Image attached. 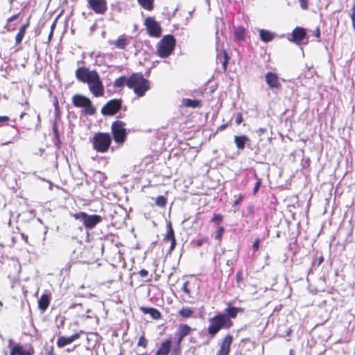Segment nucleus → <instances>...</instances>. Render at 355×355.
<instances>
[{
  "mask_svg": "<svg viewBox=\"0 0 355 355\" xmlns=\"http://www.w3.org/2000/svg\"><path fill=\"white\" fill-rule=\"evenodd\" d=\"M260 184H261V180H258L257 182H256L255 185H254V193H256L259 187H260Z\"/></svg>",
  "mask_w": 355,
  "mask_h": 355,
  "instance_id": "a18cd8bd",
  "label": "nucleus"
},
{
  "mask_svg": "<svg viewBox=\"0 0 355 355\" xmlns=\"http://www.w3.org/2000/svg\"><path fill=\"white\" fill-rule=\"evenodd\" d=\"M243 121V119H242V116L241 114H239L236 119V124H240Z\"/></svg>",
  "mask_w": 355,
  "mask_h": 355,
  "instance_id": "3c124183",
  "label": "nucleus"
},
{
  "mask_svg": "<svg viewBox=\"0 0 355 355\" xmlns=\"http://www.w3.org/2000/svg\"><path fill=\"white\" fill-rule=\"evenodd\" d=\"M147 344H148V340L144 337V336H140V338H139V341L137 343V345L146 348L147 347Z\"/></svg>",
  "mask_w": 355,
  "mask_h": 355,
  "instance_id": "473e14b6",
  "label": "nucleus"
},
{
  "mask_svg": "<svg viewBox=\"0 0 355 355\" xmlns=\"http://www.w3.org/2000/svg\"><path fill=\"white\" fill-rule=\"evenodd\" d=\"M182 106L193 108L199 107L201 106V101L196 99L183 98L182 101Z\"/></svg>",
  "mask_w": 355,
  "mask_h": 355,
  "instance_id": "412c9836",
  "label": "nucleus"
},
{
  "mask_svg": "<svg viewBox=\"0 0 355 355\" xmlns=\"http://www.w3.org/2000/svg\"><path fill=\"white\" fill-rule=\"evenodd\" d=\"M256 132L259 135H261L266 132V129L264 128H259Z\"/></svg>",
  "mask_w": 355,
  "mask_h": 355,
  "instance_id": "49530a36",
  "label": "nucleus"
},
{
  "mask_svg": "<svg viewBox=\"0 0 355 355\" xmlns=\"http://www.w3.org/2000/svg\"><path fill=\"white\" fill-rule=\"evenodd\" d=\"M125 85L128 86V78L125 76H120L114 82V87H122Z\"/></svg>",
  "mask_w": 355,
  "mask_h": 355,
  "instance_id": "c756f323",
  "label": "nucleus"
},
{
  "mask_svg": "<svg viewBox=\"0 0 355 355\" xmlns=\"http://www.w3.org/2000/svg\"><path fill=\"white\" fill-rule=\"evenodd\" d=\"M139 274L140 275V277H146L148 276V270H146V269H141L139 272Z\"/></svg>",
  "mask_w": 355,
  "mask_h": 355,
  "instance_id": "c03bdc74",
  "label": "nucleus"
},
{
  "mask_svg": "<svg viewBox=\"0 0 355 355\" xmlns=\"http://www.w3.org/2000/svg\"><path fill=\"white\" fill-rule=\"evenodd\" d=\"M259 243H260L259 239H255V241H254L253 245H252V248H253L254 251H257L259 249Z\"/></svg>",
  "mask_w": 355,
  "mask_h": 355,
  "instance_id": "ea45409f",
  "label": "nucleus"
},
{
  "mask_svg": "<svg viewBox=\"0 0 355 355\" xmlns=\"http://www.w3.org/2000/svg\"><path fill=\"white\" fill-rule=\"evenodd\" d=\"M9 120V118L6 116H0V123L6 122Z\"/></svg>",
  "mask_w": 355,
  "mask_h": 355,
  "instance_id": "8fccbe9b",
  "label": "nucleus"
},
{
  "mask_svg": "<svg viewBox=\"0 0 355 355\" xmlns=\"http://www.w3.org/2000/svg\"><path fill=\"white\" fill-rule=\"evenodd\" d=\"M122 105L121 99H112L108 101L101 109V113L105 116H112L119 111Z\"/></svg>",
  "mask_w": 355,
  "mask_h": 355,
  "instance_id": "9d476101",
  "label": "nucleus"
},
{
  "mask_svg": "<svg viewBox=\"0 0 355 355\" xmlns=\"http://www.w3.org/2000/svg\"><path fill=\"white\" fill-rule=\"evenodd\" d=\"M306 36V30L302 27H296L291 33V38L288 40L297 44H300Z\"/></svg>",
  "mask_w": 355,
  "mask_h": 355,
  "instance_id": "2eb2a0df",
  "label": "nucleus"
},
{
  "mask_svg": "<svg viewBox=\"0 0 355 355\" xmlns=\"http://www.w3.org/2000/svg\"><path fill=\"white\" fill-rule=\"evenodd\" d=\"M223 220V216L220 214H214V217L211 219V222L216 223V225H219L220 223Z\"/></svg>",
  "mask_w": 355,
  "mask_h": 355,
  "instance_id": "c9c22d12",
  "label": "nucleus"
},
{
  "mask_svg": "<svg viewBox=\"0 0 355 355\" xmlns=\"http://www.w3.org/2000/svg\"><path fill=\"white\" fill-rule=\"evenodd\" d=\"M79 338H80V333H75L74 334H73L69 337L60 336L57 340L56 344L58 347L62 348V347L73 343V341L78 339Z\"/></svg>",
  "mask_w": 355,
  "mask_h": 355,
  "instance_id": "dca6fc26",
  "label": "nucleus"
},
{
  "mask_svg": "<svg viewBox=\"0 0 355 355\" xmlns=\"http://www.w3.org/2000/svg\"><path fill=\"white\" fill-rule=\"evenodd\" d=\"M171 241V246H170V248H169V252H171V251H173L176 245V240L175 239H173L172 240L170 241Z\"/></svg>",
  "mask_w": 355,
  "mask_h": 355,
  "instance_id": "37998d69",
  "label": "nucleus"
},
{
  "mask_svg": "<svg viewBox=\"0 0 355 355\" xmlns=\"http://www.w3.org/2000/svg\"><path fill=\"white\" fill-rule=\"evenodd\" d=\"M112 142V137L108 133H96L92 139V146L98 153H105L108 150Z\"/></svg>",
  "mask_w": 355,
  "mask_h": 355,
  "instance_id": "20e7f679",
  "label": "nucleus"
},
{
  "mask_svg": "<svg viewBox=\"0 0 355 355\" xmlns=\"http://www.w3.org/2000/svg\"><path fill=\"white\" fill-rule=\"evenodd\" d=\"M29 26V21H27L25 24H24L19 29V32L16 35L15 37V44H19L21 42L24 35L26 33V28Z\"/></svg>",
  "mask_w": 355,
  "mask_h": 355,
  "instance_id": "b1692460",
  "label": "nucleus"
},
{
  "mask_svg": "<svg viewBox=\"0 0 355 355\" xmlns=\"http://www.w3.org/2000/svg\"><path fill=\"white\" fill-rule=\"evenodd\" d=\"M51 297V296L49 293H44L38 300V308L42 311H45L47 309L50 303Z\"/></svg>",
  "mask_w": 355,
  "mask_h": 355,
  "instance_id": "a211bd4d",
  "label": "nucleus"
},
{
  "mask_svg": "<svg viewBox=\"0 0 355 355\" xmlns=\"http://www.w3.org/2000/svg\"><path fill=\"white\" fill-rule=\"evenodd\" d=\"M128 87L132 89L138 97H141L150 89V83L141 73H136L128 78Z\"/></svg>",
  "mask_w": 355,
  "mask_h": 355,
  "instance_id": "f03ea898",
  "label": "nucleus"
},
{
  "mask_svg": "<svg viewBox=\"0 0 355 355\" xmlns=\"http://www.w3.org/2000/svg\"><path fill=\"white\" fill-rule=\"evenodd\" d=\"M195 313V311L189 307H184L180 309L178 312L180 316L184 318H191L192 315Z\"/></svg>",
  "mask_w": 355,
  "mask_h": 355,
  "instance_id": "cd10ccee",
  "label": "nucleus"
},
{
  "mask_svg": "<svg viewBox=\"0 0 355 355\" xmlns=\"http://www.w3.org/2000/svg\"><path fill=\"white\" fill-rule=\"evenodd\" d=\"M52 34H53V32L51 31V33H50V35H49V37H51Z\"/></svg>",
  "mask_w": 355,
  "mask_h": 355,
  "instance_id": "052dcab7",
  "label": "nucleus"
},
{
  "mask_svg": "<svg viewBox=\"0 0 355 355\" xmlns=\"http://www.w3.org/2000/svg\"><path fill=\"white\" fill-rule=\"evenodd\" d=\"M173 239H175V234H174L173 229L172 227L171 223L169 222L167 224V231H166V232L165 234L164 240L168 241H171V240H172Z\"/></svg>",
  "mask_w": 355,
  "mask_h": 355,
  "instance_id": "c85d7f7f",
  "label": "nucleus"
},
{
  "mask_svg": "<svg viewBox=\"0 0 355 355\" xmlns=\"http://www.w3.org/2000/svg\"><path fill=\"white\" fill-rule=\"evenodd\" d=\"M76 78L87 83L89 91L95 97H101L104 94V86L96 70L90 71L86 67H79L76 71Z\"/></svg>",
  "mask_w": 355,
  "mask_h": 355,
  "instance_id": "f257e3e1",
  "label": "nucleus"
},
{
  "mask_svg": "<svg viewBox=\"0 0 355 355\" xmlns=\"http://www.w3.org/2000/svg\"><path fill=\"white\" fill-rule=\"evenodd\" d=\"M228 58H227V53H224V60L222 62V64H223V69L224 70H226V68H227V62H228Z\"/></svg>",
  "mask_w": 355,
  "mask_h": 355,
  "instance_id": "a19ab883",
  "label": "nucleus"
},
{
  "mask_svg": "<svg viewBox=\"0 0 355 355\" xmlns=\"http://www.w3.org/2000/svg\"><path fill=\"white\" fill-rule=\"evenodd\" d=\"M314 35L317 37V38H320V28L319 27H317L316 29L314 31Z\"/></svg>",
  "mask_w": 355,
  "mask_h": 355,
  "instance_id": "de8ad7c7",
  "label": "nucleus"
},
{
  "mask_svg": "<svg viewBox=\"0 0 355 355\" xmlns=\"http://www.w3.org/2000/svg\"><path fill=\"white\" fill-rule=\"evenodd\" d=\"M141 310L144 313L149 314L153 319H159L161 317L160 312L155 308L143 307L141 308Z\"/></svg>",
  "mask_w": 355,
  "mask_h": 355,
  "instance_id": "a878e982",
  "label": "nucleus"
},
{
  "mask_svg": "<svg viewBox=\"0 0 355 355\" xmlns=\"http://www.w3.org/2000/svg\"><path fill=\"white\" fill-rule=\"evenodd\" d=\"M146 26L148 34L155 37H159L162 34V28L159 23L154 18L148 17L145 19Z\"/></svg>",
  "mask_w": 355,
  "mask_h": 355,
  "instance_id": "9b49d317",
  "label": "nucleus"
},
{
  "mask_svg": "<svg viewBox=\"0 0 355 355\" xmlns=\"http://www.w3.org/2000/svg\"><path fill=\"white\" fill-rule=\"evenodd\" d=\"M225 127H226V125H221V126L220 127V130H223V129H225Z\"/></svg>",
  "mask_w": 355,
  "mask_h": 355,
  "instance_id": "6e6d98bb",
  "label": "nucleus"
},
{
  "mask_svg": "<svg viewBox=\"0 0 355 355\" xmlns=\"http://www.w3.org/2000/svg\"><path fill=\"white\" fill-rule=\"evenodd\" d=\"M175 40L171 35H165L157 46V53L161 58H167L173 52Z\"/></svg>",
  "mask_w": 355,
  "mask_h": 355,
  "instance_id": "39448f33",
  "label": "nucleus"
},
{
  "mask_svg": "<svg viewBox=\"0 0 355 355\" xmlns=\"http://www.w3.org/2000/svg\"><path fill=\"white\" fill-rule=\"evenodd\" d=\"M238 37L240 40H242L243 39V31H241L239 33H238Z\"/></svg>",
  "mask_w": 355,
  "mask_h": 355,
  "instance_id": "864d4df0",
  "label": "nucleus"
},
{
  "mask_svg": "<svg viewBox=\"0 0 355 355\" xmlns=\"http://www.w3.org/2000/svg\"><path fill=\"white\" fill-rule=\"evenodd\" d=\"M300 7L303 10H306L308 8L309 0H299Z\"/></svg>",
  "mask_w": 355,
  "mask_h": 355,
  "instance_id": "4c0bfd02",
  "label": "nucleus"
},
{
  "mask_svg": "<svg viewBox=\"0 0 355 355\" xmlns=\"http://www.w3.org/2000/svg\"><path fill=\"white\" fill-rule=\"evenodd\" d=\"M322 261H323V258H322V257H320V260H319V263H322Z\"/></svg>",
  "mask_w": 355,
  "mask_h": 355,
  "instance_id": "4d7b16f0",
  "label": "nucleus"
},
{
  "mask_svg": "<svg viewBox=\"0 0 355 355\" xmlns=\"http://www.w3.org/2000/svg\"><path fill=\"white\" fill-rule=\"evenodd\" d=\"M110 44L119 49H123L129 44V40L125 35H121L116 40L110 42Z\"/></svg>",
  "mask_w": 355,
  "mask_h": 355,
  "instance_id": "aec40b11",
  "label": "nucleus"
},
{
  "mask_svg": "<svg viewBox=\"0 0 355 355\" xmlns=\"http://www.w3.org/2000/svg\"><path fill=\"white\" fill-rule=\"evenodd\" d=\"M125 123L121 121H116L112 125V133L114 140L119 145H122L126 139Z\"/></svg>",
  "mask_w": 355,
  "mask_h": 355,
  "instance_id": "0eeeda50",
  "label": "nucleus"
},
{
  "mask_svg": "<svg viewBox=\"0 0 355 355\" xmlns=\"http://www.w3.org/2000/svg\"><path fill=\"white\" fill-rule=\"evenodd\" d=\"M225 232V229L223 227H219L217 230L215 234V239L220 241L223 236V234Z\"/></svg>",
  "mask_w": 355,
  "mask_h": 355,
  "instance_id": "2f4dec72",
  "label": "nucleus"
},
{
  "mask_svg": "<svg viewBox=\"0 0 355 355\" xmlns=\"http://www.w3.org/2000/svg\"><path fill=\"white\" fill-rule=\"evenodd\" d=\"M10 355H31V354L28 351H26L22 345L17 344L12 348V349L10 351Z\"/></svg>",
  "mask_w": 355,
  "mask_h": 355,
  "instance_id": "5701e85b",
  "label": "nucleus"
},
{
  "mask_svg": "<svg viewBox=\"0 0 355 355\" xmlns=\"http://www.w3.org/2000/svg\"><path fill=\"white\" fill-rule=\"evenodd\" d=\"M173 347L172 348L171 339H166L161 343V345L157 350L155 355H168L171 351H173Z\"/></svg>",
  "mask_w": 355,
  "mask_h": 355,
  "instance_id": "f3484780",
  "label": "nucleus"
},
{
  "mask_svg": "<svg viewBox=\"0 0 355 355\" xmlns=\"http://www.w3.org/2000/svg\"><path fill=\"white\" fill-rule=\"evenodd\" d=\"M236 282H237L238 286H240L241 283L243 280V273L242 270H239L236 272Z\"/></svg>",
  "mask_w": 355,
  "mask_h": 355,
  "instance_id": "72a5a7b5",
  "label": "nucleus"
},
{
  "mask_svg": "<svg viewBox=\"0 0 355 355\" xmlns=\"http://www.w3.org/2000/svg\"><path fill=\"white\" fill-rule=\"evenodd\" d=\"M155 204L160 207H164L166 205V198L163 196H159L156 198Z\"/></svg>",
  "mask_w": 355,
  "mask_h": 355,
  "instance_id": "7c9ffc66",
  "label": "nucleus"
},
{
  "mask_svg": "<svg viewBox=\"0 0 355 355\" xmlns=\"http://www.w3.org/2000/svg\"><path fill=\"white\" fill-rule=\"evenodd\" d=\"M232 340V336L227 334L219 344L220 348L216 355H229Z\"/></svg>",
  "mask_w": 355,
  "mask_h": 355,
  "instance_id": "4468645a",
  "label": "nucleus"
},
{
  "mask_svg": "<svg viewBox=\"0 0 355 355\" xmlns=\"http://www.w3.org/2000/svg\"><path fill=\"white\" fill-rule=\"evenodd\" d=\"M25 115H26V113H25V112H22V113L20 114L19 118H20L21 119H23V117H24Z\"/></svg>",
  "mask_w": 355,
  "mask_h": 355,
  "instance_id": "5fc2aeb1",
  "label": "nucleus"
},
{
  "mask_svg": "<svg viewBox=\"0 0 355 355\" xmlns=\"http://www.w3.org/2000/svg\"><path fill=\"white\" fill-rule=\"evenodd\" d=\"M350 17H351L352 22L353 28L355 31V3L354 4V6L352 7Z\"/></svg>",
  "mask_w": 355,
  "mask_h": 355,
  "instance_id": "e433bc0d",
  "label": "nucleus"
},
{
  "mask_svg": "<svg viewBox=\"0 0 355 355\" xmlns=\"http://www.w3.org/2000/svg\"><path fill=\"white\" fill-rule=\"evenodd\" d=\"M88 6L95 13L103 15L107 10V1L106 0H87Z\"/></svg>",
  "mask_w": 355,
  "mask_h": 355,
  "instance_id": "f8f14e48",
  "label": "nucleus"
},
{
  "mask_svg": "<svg viewBox=\"0 0 355 355\" xmlns=\"http://www.w3.org/2000/svg\"><path fill=\"white\" fill-rule=\"evenodd\" d=\"M265 81L269 88L271 89H279L282 85L279 81V78L277 73L273 72H268L265 74Z\"/></svg>",
  "mask_w": 355,
  "mask_h": 355,
  "instance_id": "ddd939ff",
  "label": "nucleus"
},
{
  "mask_svg": "<svg viewBox=\"0 0 355 355\" xmlns=\"http://www.w3.org/2000/svg\"><path fill=\"white\" fill-rule=\"evenodd\" d=\"M76 220L83 222L84 226L87 229H93L97 224L101 222L102 217L98 215H89L83 211L71 214Z\"/></svg>",
  "mask_w": 355,
  "mask_h": 355,
  "instance_id": "423d86ee",
  "label": "nucleus"
},
{
  "mask_svg": "<svg viewBox=\"0 0 355 355\" xmlns=\"http://www.w3.org/2000/svg\"><path fill=\"white\" fill-rule=\"evenodd\" d=\"M138 355H148V354H146V353H144V354H138Z\"/></svg>",
  "mask_w": 355,
  "mask_h": 355,
  "instance_id": "bf43d9fd",
  "label": "nucleus"
},
{
  "mask_svg": "<svg viewBox=\"0 0 355 355\" xmlns=\"http://www.w3.org/2000/svg\"><path fill=\"white\" fill-rule=\"evenodd\" d=\"M0 306H2V303H1V301H0Z\"/></svg>",
  "mask_w": 355,
  "mask_h": 355,
  "instance_id": "680f3d73",
  "label": "nucleus"
},
{
  "mask_svg": "<svg viewBox=\"0 0 355 355\" xmlns=\"http://www.w3.org/2000/svg\"><path fill=\"white\" fill-rule=\"evenodd\" d=\"M243 199V196H240L239 198L234 202V206L238 205Z\"/></svg>",
  "mask_w": 355,
  "mask_h": 355,
  "instance_id": "603ef678",
  "label": "nucleus"
},
{
  "mask_svg": "<svg viewBox=\"0 0 355 355\" xmlns=\"http://www.w3.org/2000/svg\"><path fill=\"white\" fill-rule=\"evenodd\" d=\"M139 6L148 11H151L154 8V0H137Z\"/></svg>",
  "mask_w": 355,
  "mask_h": 355,
  "instance_id": "bb28decb",
  "label": "nucleus"
},
{
  "mask_svg": "<svg viewBox=\"0 0 355 355\" xmlns=\"http://www.w3.org/2000/svg\"><path fill=\"white\" fill-rule=\"evenodd\" d=\"M53 130H54V131H55V134H57V128H56V127H55V126H54Z\"/></svg>",
  "mask_w": 355,
  "mask_h": 355,
  "instance_id": "13d9d810",
  "label": "nucleus"
},
{
  "mask_svg": "<svg viewBox=\"0 0 355 355\" xmlns=\"http://www.w3.org/2000/svg\"><path fill=\"white\" fill-rule=\"evenodd\" d=\"M274 34L268 31L261 29L259 31V37L263 42H268L273 40Z\"/></svg>",
  "mask_w": 355,
  "mask_h": 355,
  "instance_id": "393cba45",
  "label": "nucleus"
},
{
  "mask_svg": "<svg viewBox=\"0 0 355 355\" xmlns=\"http://www.w3.org/2000/svg\"><path fill=\"white\" fill-rule=\"evenodd\" d=\"M191 331V328L187 324H180L175 332V345L172 351V355H179L180 353V344L183 338Z\"/></svg>",
  "mask_w": 355,
  "mask_h": 355,
  "instance_id": "6e6552de",
  "label": "nucleus"
},
{
  "mask_svg": "<svg viewBox=\"0 0 355 355\" xmlns=\"http://www.w3.org/2000/svg\"><path fill=\"white\" fill-rule=\"evenodd\" d=\"M189 282L187 281L184 283V285H183V287H182V289L184 291V293H186L188 295H191V291L188 288V285H189Z\"/></svg>",
  "mask_w": 355,
  "mask_h": 355,
  "instance_id": "58836bf2",
  "label": "nucleus"
},
{
  "mask_svg": "<svg viewBox=\"0 0 355 355\" xmlns=\"http://www.w3.org/2000/svg\"><path fill=\"white\" fill-rule=\"evenodd\" d=\"M232 324V321L226 314H218L209 320L208 333L211 338H214L221 329H229Z\"/></svg>",
  "mask_w": 355,
  "mask_h": 355,
  "instance_id": "7ed1b4c3",
  "label": "nucleus"
},
{
  "mask_svg": "<svg viewBox=\"0 0 355 355\" xmlns=\"http://www.w3.org/2000/svg\"><path fill=\"white\" fill-rule=\"evenodd\" d=\"M94 177L97 179H98L99 182H103L104 180H106V176L105 175L101 172V171H97L95 175H94Z\"/></svg>",
  "mask_w": 355,
  "mask_h": 355,
  "instance_id": "f704fd0d",
  "label": "nucleus"
},
{
  "mask_svg": "<svg viewBox=\"0 0 355 355\" xmlns=\"http://www.w3.org/2000/svg\"><path fill=\"white\" fill-rule=\"evenodd\" d=\"M243 311L244 309L243 308H236L231 306H228L225 309V312L227 313L226 315L228 316L230 319L235 318L239 312Z\"/></svg>",
  "mask_w": 355,
  "mask_h": 355,
  "instance_id": "4be33fe9",
  "label": "nucleus"
},
{
  "mask_svg": "<svg viewBox=\"0 0 355 355\" xmlns=\"http://www.w3.org/2000/svg\"><path fill=\"white\" fill-rule=\"evenodd\" d=\"M18 17H19V14H17V15H12V17H10V18H8V22H11V21H12L13 20L17 19L18 18Z\"/></svg>",
  "mask_w": 355,
  "mask_h": 355,
  "instance_id": "09e8293b",
  "label": "nucleus"
},
{
  "mask_svg": "<svg viewBox=\"0 0 355 355\" xmlns=\"http://www.w3.org/2000/svg\"><path fill=\"white\" fill-rule=\"evenodd\" d=\"M72 101L76 107H84L87 114L92 115L95 113L96 108L92 105L91 101L87 97L76 94L73 96Z\"/></svg>",
  "mask_w": 355,
  "mask_h": 355,
  "instance_id": "1a4fd4ad",
  "label": "nucleus"
},
{
  "mask_svg": "<svg viewBox=\"0 0 355 355\" xmlns=\"http://www.w3.org/2000/svg\"><path fill=\"white\" fill-rule=\"evenodd\" d=\"M234 143L239 150H243L245 144L250 141V139L246 135L234 136Z\"/></svg>",
  "mask_w": 355,
  "mask_h": 355,
  "instance_id": "6ab92c4d",
  "label": "nucleus"
},
{
  "mask_svg": "<svg viewBox=\"0 0 355 355\" xmlns=\"http://www.w3.org/2000/svg\"><path fill=\"white\" fill-rule=\"evenodd\" d=\"M207 241V238H201L199 240L197 241L196 244L198 247H200L202 245V244Z\"/></svg>",
  "mask_w": 355,
  "mask_h": 355,
  "instance_id": "79ce46f5",
  "label": "nucleus"
}]
</instances>
